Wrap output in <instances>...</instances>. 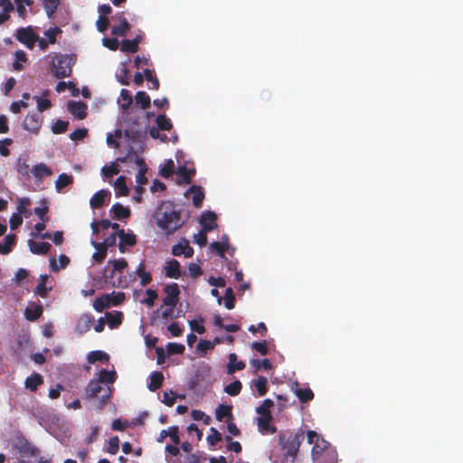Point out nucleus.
Wrapping results in <instances>:
<instances>
[{"label":"nucleus","mask_w":463,"mask_h":463,"mask_svg":"<svg viewBox=\"0 0 463 463\" xmlns=\"http://www.w3.org/2000/svg\"><path fill=\"white\" fill-rule=\"evenodd\" d=\"M189 215L182 217L181 211L176 210L171 203H163L157 207L154 218L156 226L166 235L174 234L186 222Z\"/></svg>","instance_id":"nucleus-1"},{"label":"nucleus","mask_w":463,"mask_h":463,"mask_svg":"<svg viewBox=\"0 0 463 463\" xmlns=\"http://www.w3.org/2000/svg\"><path fill=\"white\" fill-rule=\"evenodd\" d=\"M307 437V442L314 444L311 450L313 463H337V451L328 441L325 440L315 430H308Z\"/></svg>","instance_id":"nucleus-2"},{"label":"nucleus","mask_w":463,"mask_h":463,"mask_svg":"<svg viewBox=\"0 0 463 463\" xmlns=\"http://www.w3.org/2000/svg\"><path fill=\"white\" fill-rule=\"evenodd\" d=\"M303 439V431L279 435L278 444L282 450H285L283 458L285 461L289 460L291 463L295 461Z\"/></svg>","instance_id":"nucleus-3"},{"label":"nucleus","mask_w":463,"mask_h":463,"mask_svg":"<svg viewBox=\"0 0 463 463\" xmlns=\"http://www.w3.org/2000/svg\"><path fill=\"white\" fill-rule=\"evenodd\" d=\"M52 70L53 75L58 79L71 76V58L67 54L55 53L52 58Z\"/></svg>","instance_id":"nucleus-4"},{"label":"nucleus","mask_w":463,"mask_h":463,"mask_svg":"<svg viewBox=\"0 0 463 463\" xmlns=\"http://www.w3.org/2000/svg\"><path fill=\"white\" fill-rule=\"evenodd\" d=\"M13 449L16 450L22 458L33 457L35 454V448L22 435L16 436L13 444Z\"/></svg>","instance_id":"nucleus-5"},{"label":"nucleus","mask_w":463,"mask_h":463,"mask_svg":"<svg viewBox=\"0 0 463 463\" xmlns=\"http://www.w3.org/2000/svg\"><path fill=\"white\" fill-rule=\"evenodd\" d=\"M15 37L17 41L24 44L29 49H33L38 40V36L30 26L17 29Z\"/></svg>","instance_id":"nucleus-6"},{"label":"nucleus","mask_w":463,"mask_h":463,"mask_svg":"<svg viewBox=\"0 0 463 463\" xmlns=\"http://www.w3.org/2000/svg\"><path fill=\"white\" fill-rule=\"evenodd\" d=\"M165 297L163 298V303L168 307H175L179 301L180 289L177 283H171L165 288Z\"/></svg>","instance_id":"nucleus-7"},{"label":"nucleus","mask_w":463,"mask_h":463,"mask_svg":"<svg viewBox=\"0 0 463 463\" xmlns=\"http://www.w3.org/2000/svg\"><path fill=\"white\" fill-rule=\"evenodd\" d=\"M43 122L40 113L28 114L23 121V128L33 134H38Z\"/></svg>","instance_id":"nucleus-8"},{"label":"nucleus","mask_w":463,"mask_h":463,"mask_svg":"<svg viewBox=\"0 0 463 463\" xmlns=\"http://www.w3.org/2000/svg\"><path fill=\"white\" fill-rule=\"evenodd\" d=\"M67 109L78 119H84L87 117L88 105L83 101L70 100L67 105Z\"/></svg>","instance_id":"nucleus-9"},{"label":"nucleus","mask_w":463,"mask_h":463,"mask_svg":"<svg viewBox=\"0 0 463 463\" xmlns=\"http://www.w3.org/2000/svg\"><path fill=\"white\" fill-rule=\"evenodd\" d=\"M119 21L118 25H113L111 28V34L115 36H125L130 30V24L124 17L123 13H118L115 16Z\"/></svg>","instance_id":"nucleus-10"},{"label":"nucleus","mask_w":463,"mask_h":463,"mask_svg":"<svg viewBox=\"0 0 463 463\" xmlns=\"http://www.w3.org/2000/svg\"><path fill=\"white\" fill-rule=\"evenodd\" d=\"M110 192L109 190H99L95 193L90 200V205L93 209H99L106 203V200L110 198Z\"/></svg>","instance_id":"nucleus-11"},{"label":"nucleus","mask_w":463,"mask_h":463,"mask_svg":"<svg viewBox=\"0 0 463 463\" xmlns=\"http://www.w3.org/2000/svg\"><path fill=\"white\" fill-rule=\"evenodd\" d=\"M119 237L118 249L120 252H125L126 246H134L137 243V237L134 233H127L123 229L118 231Z\"/></svg>","instance_id":"nucleus-12"},{"label":"nucleus","mask_w":463,"mask_h":463,"mask_svg":"<svg viewBox=\"0 0 463 463\" xmlns=\"http://www.w3.org/2000/svg\"><path fill=\"white\" fill-rule=\"evenodd\" d=\"M217 215L215 213L208 211L202 214L201 217V224L203 226V230H205L207 232H212L217 227Z\"/></svg>","instance_id":"nucleus-13"},{"label":"nucleus","mask_w":463,"mask_h":463,"mask_svg":"<svg viewBox=\"0 0 463 463\" xmlns=\"http://www.w3.org/2000/svg\"><path fill=\"white\" fill-rule=\"evenodd\" d=\"M94 322V317L90 314L82 315L75 326V331L80 335L87 333Z\"/></svg>","instance_id":"nucleus-14"},{"label":"nucleus","mask_w":463,"mask_h":463,"mask_svg":"<svg viewBox=\"0 0 463 463\" xmlns=\"http://www.w3.org/2000/svg\"><path fill=\"white\" fill-rule=\"evenodd\" d=\"M28 246L30 248L31 252L37 255L47 254L52 247L49 242H38L33 240L28 241Z\"/></svg>","instance_id":"nucleus-15"},{"label":"nucleus","mask_w":463,"mask_h":463,"mask_svg":"<svg viewBox=\"0 0 463 463\" xmlns=\"http://www.w3.org/2000/svg\"><path fill=\"white\" fill-rule=\"evenodd\" d=\"M43 383V377L38 373H33L25 379L24 387L31 392H36Z\"/></svg>","instance_id":"nucleus-16"},{"label":"nucleus","mask_w":463,"mask_h":463,"mask_svg":"<svg viewBox=\"0 0 463 463\" xmlns=\"http://www.w3.org/2000/svg\"><path fill=\"white\" fill-rule=\"evenodd\" d=\"M172 254L174 256L184 255V257L190 258L194 254V249L189 246L187 241H184V243L179 242L173 246Z\"/></svg>","instance_id":"nucleus-17"},{"label":"nucleus","mask_w":463,"mask_h":463,"mask_svg":"<svg viewBox=\"0 0 463 463\" xmlns=\"http://www.w3.org/2000/svg\"><path fill=\"white\" fill-rule=\"evenodd\" d=\"M0 7L2 8L0 25H2L10 19L9 14L14 10V5L11 0H0Z\"/></svg>","instance_id":"nucleus-18"},{"label":"nucleus","mask_w":463,"mask_h":463,"mask_svg":"<svg viewBox=\"0 0 463 463\" xmlns=\"http://www.w3.org/2000/svg\"><path fill=\"white\" fill-rule=\"evenodd\" d=\"M165 269L167 278L179 279L181 277L180 263L175 259L167 261Z\"/></svg>","instance_id":"nucleus-19"},{"label":"nucleus","mask_w":463,"mask_h":463,"mask_svg":"<svg viewBox=\"0 0 463 463\" xmlns=\"http://www.w3.org/2000/svg\"><path fill=\"white\" fill-rule=\"evenodd\" d=\"M110 213L113 214V218L117 220L127 219L130 216V209L123 206L119 203H116L112 205Z\"/></svg>","instance_id":"nucleus-20"},{"label":"nucleus","mask_w":463,"mask_h":463,"mask_svg":"<svg viewBox=\"0 0 463 463\" xmlns=\"http://www.w3.org/2000/svg\"><path fill=\"white\" fill-rule=\"evenodd\" d=\"M32 174L38 181H42L43 177L52 175V169L43 163L35 165L32 169Z\"/></svg>","instance_id":"nucleus-21"},{"label":"nucleus","mask_w":463,"mask_h":463,"mask_svg":"<svg viewBox=\"0 0 463 463\" xmlns=\"http://www.w3.org/2000/svg\"><path fill=\"white\" fill-rule=\"evenodd\" d=\"M187 193H191L193 194L192 200L194 206L200 208L204 199V193L202 187L198 185H192Z\"/></svg>","instance_id":"nucleus-22"},{"label":"nucleus","mask_w":463,"mask_h":463,"mask_svg":"<svg viewBox=\"0 0 463 463\" xmlns=\"http://www.w3.org/2000/svg\"><path fill=\"white\" fill-rule=\"evenodd\" d=\"M43 312L42 305H32L25 308L24 316L29 321H36Z\"/></svg>","instance_id":"nucleus-23"},{"label":"nucleus","mask_w":463,"mask_h":463,"mask_svg":"<svg viewBox=\"0 0 463 463\" xmlns=\"http://www.w3.org/2000/svg\"><path fill=\"white\" fill-rule=\"evenodd\" d=\"M245 368V363L242 361H237L236 354L232 353L229 354V364L227 365V373L232 374L235 371H241Z\"/></svg>","instance_id":"nucleus-24"},{"label":"nucleus","mask_w":463,"mask_h":463,"mask_svg":"<svg viewBox=\"0 0 463 463\" xmlns=\"http://www.w3.org/2000/svg\"><path fill=\"white\" fill-rule=\"evenodd\" d=\"M102 389L103 388L99 382H98L97 380H91L85 388L86 398L93 399L97 397Z\"/></svg>","instance_id":"nucleus-25"},{"label":"nucleus","mask_w":463,"mask_h":463,"mask_svg":"<svg viewBox=\"0 0 463 463\" xmlns=\"http://www.w3.org/2000/svg\"><path fill=\"white\" fill-rule=\"evenodd\" d=\"M164 382V375L161 372H154L150 375V382L147 384V388L151 392H156L161 388Z\"/></svg>","instance_id":"nucleus-26"},{"label":"nucleus","mask_w":463,"mask_h":463,"mask_svg":"<svg viewBox=\"0 0 463 463\" xmlns=\"http://www.w3.org/2000/svg\"><path fill=\"white\" fill-rule=\"evenodd\" d=\"M91 245L96 249V252L93 253L92 258L96 262H102L108 252V249L101 243L95 241H91Z\"/></svg>","instance_id":"nucleus-27"},{"label":"nucleus","mask_w":463,"mask_h":463,"mask_svg":"<svg viewBox=\"0 0 463 463\" xmlns=\"http://www.w3.org/2000/svg\"><path fill=\"white\" fill-rule=\"evenodd\" d=\"M232 406L220 404L215 410V417L216 420L222 421L224 418H228V420H232Z\"/></svg>","instance_id":"nucleus-28"},{"label":"nucleus","mask_w":463,"mask_h":463,"mask_svg":"<svg viewBox=\"0 0 463 463\" xmlns=\"http://www.w3.org/2000/svg\"><path fill=\"white\" fill-rule=\"evenodd\" d=\"M111 304V297L109 294L102 295L97 298L93 302V308L97 312H102L105 308L109 307Z\"/></svg>","instance_id":"nucleus-29"},{"label":"nucleus","mask_w":463,"mask_h":463,"mask_svg":"<svg viewBox=\"0 0 463 463\" xmlns=\"http://www.w3.org/2000/svg\"><path fill=\"white\" fill-rule=\"evenodd\" d=\"M115 189L117 196H127L129 189L126 184V177L123 175L118 176L115 181Z\"/></svg>","instance_id":"nucleus-30"},{"label":"nucleus","mask_w":463,"mask_h":463,"mask_svg":"<svg viewBox=\"0 0 463 463\" xmlns=\"http://www.w3.org/2000/svg\"><path fill=\"white\" fill-rule=\"evenodd\" d=\"M137 275L140 278V284L146 286L152 281L150 272L146 271L144 262H140L136 270Z\"/></svg>","instance_id":"nucleus-31"},{"label":"nucleus","mask_w":463,"mask_h":463,"mask_svg":"<svg viewBox=\"0 0 463 463\" xmlns=\"http://www.w3.org/2000/svg\"><path fill=\"white\" fill-rule=\"evenodd\" d=\"M295 394L298 398V400L303 402H308L314 399V393L310 388H297L295 390Z\"/></svg>","instance_id":"nucleus-32"},{"label":"nucleus","mask_w":463,"mask_h":463,"mask_svg":"<svg viewBox=\"0 0 463 463\" xmlns=\"http://www.w3.org/2000/svg\"><path fill=\"white\" fill-rule=\"evenodd\" d=\"M177 174L182 178V181H179L178 184L184 183L188 184L192 182V178L195 175V170L181 166L179 167Z\"/></svg>","instance_id":"nucleus-33"},{"label":"nucleus","mask_w":463,"mask_h":463,"mask_svg":"<svg viewBox=\"0 0 463 463\" xmlns=\"http://www.w3.org/2000/svg\"><path fill=\"white\" fill-rule=\"evenodd\" d=\"M268 379L265 376H259L254 382L253 385L258 391L259 396H264L268 392Z\"/></svg>","instance_id":"nucleus-34"},{"label":"nucleus","mask_w":463,"mask_h":463,"mask_svg":"<svg viewBox=\"0 0 463 463\" xmlns=\"http://www.w3.org/2000/svg\"><path fill=\"white\" fill-rule=\"evenodd\" d=\"M135 99L137 104L139 105L141 109H146L150 107L151 100L146 92L143 90L137 91Z\"/></svg>","instance_id":"nucleus-35"},{"label":"nucleus","mask_w":463,"mask_h":463,"mask_svg":"<svg viewBox=\"0 0 463 463\" xmlns=\"http://www.w3.org/2000/svg\"><path fill=\"white\" fill-rule=\"evenodd\" d=\"M116 380V373L114 371H108L106 369L100 370L99 373V379L97 380L100 383H113Z\"/></svg>","instance_id":"nucleus-36"},{"label":"nucleus","mask_w":463,"mask_h":463,"mask_svg":"<svg viewBox=\"0 0 463 463\" xmlns=\"http://www.w3.org/2000/svg\"><path fill=\"white\" fill-rule=\"evenodd\" d=\"M109 356L108 354L102 351H92L88 354V361L90 364H95L96 362H108Z\"/></svg>","instance_id":"nucleus-37"},{"label":"nucleus","mask_w":463,"mask_h":463,"mask_svg":"<svg viewBox=\"0 0 463 463\" xmlns=\"http://www.w3.org/2000/svg\"><path fill=\"white\" fill-rule=\"evenodd\" d=\"M156 128L160 130H170L173 124L165 114L158 115L156 118Z\"/></svg>","instance_id":"nucleus-38"},{"label":"nucleus","mask_w":463,"mask_h":463,"mask_svg":"<svg viewBox=\"0 0 463 463\" xmlns=\"http://www.w3.org/2000/svg\"><path fill=\"white\" fill-rule=\"evenodd\" d=\"M106 317L110 328L118 327L122 322V313L119 311H117L115 314L107 312Z\"/></svg>","instance_id":"nucleus-39"},{"label":"nucleus","mask_w":463,"mask_h":463,"mask_svg":"<svg viewBox=\"0 0 463 463\" xmlns=\"http://www.w3.org/2000/svg\"><path fill=\"white\" fill-rule=\"evenodd\" d=\"M15 3L16 12L21 18H25L26 16V9L25 6H31L33 4V0H14Z\"/></svg>","instance_id":"nucleus-40"},{"label":"nucleus","mask_w":463,"mask_h":463,"mask_svg":"<svg viewBox=\"0 0 463 463\" xmlns=\"http://www.w3.org/2000/svg\"><path fill=\"white\" fill-rule=\"evenodd\" d=\"M16 243V235L14 233L8 234L5 237V243L2 245V254H8L12 251L13 247Z\"/></svg>","instance_id":"nucleus-41"},{"label":"nucleus","mask_w":463,"mask_h":463,"mask_svg":"<svg viewBox=\"0 0 463 463\" xmlns=\"http://www.w3.org/2000/svg\"><path fill=\"white\" fill-rule=\"evenodd\" d=\"M272 420L271 415H261L258 418V426L260 430H270L271 433L276 431V428L269 429V423Z\"/></svg>","instance_id":"nucleus-42"},{"label":"nucleus","mask_w":463,"mask_h":463,"mask_svg":"<svg viewBox=\"0 0 463 463\" xmlns=\"http://www.w3.org/2000/svg\"><path fill=\"white\" fill-rule=\"evenodd\" d=\"M72 182H73V177L71 175H69L66 174H61V175H59V176L55 182L56 189L58 191H61L62 188L72 184Z\"/></svg>","instance_id":"nucleus-43"},{"label":"nucleus","mask_w":463,"mask_h":463,"mask_svg":"<svg viewBox=\"0 0 463 463\" xmlns=\"http://www.w3.org/2000/svg\"><path fill=\"white\" fill-rule=\"evenodd\" d=\"M60 5V0H44L43 7L49 18L52 17Z\"/></svg>","instance_id":"nucleus-44"},{"label":"nucleus","mask_w":463,"mask_h":463,"mask_svg":"<svg viewBox=\"0 0 463 463\" xmlns=\"http://www.w3.org/2000/svg\"><path fill=\"white\" fill-rule=\"evenodd\" d=\"M242 388V384L239 380H235L232 383L225 386L224 391L231 396L238 395Z\"/></svg>","instance_id":"nucleus-45"},{"label":"nucleus","mask_w":463,"mask_h":463,"mask_svg":"<svg viewBox=\"0 0 463 463\" xmlns=\"http://www.w3.org/2000/svg\"><path fill=\"white\" fill-rule=\"evenodd\" d=\"M160 175L164 178H169L175 173V163L172 159H168L164 166L160 169Z\"/></svg>","instance_id":"nucleus-46"},{"label":"nucleus","mask_w":463,"mask_h":463,"mask_svg":"<svg viewBox=\"0 0 463 463\" xmlns=\"http://www.w3.org/2000/svg\"><path fill=\"white\" fill-rule=\"evenodd\" d=\"M30 204L29 198H19L17 200V213L24 214L25 217H29L31 215V212L27 210V206Z\"/></svg>","instance_id":"nucleus-47"},{"label":"nucleus","mask_w":463,"mask_h":463,"mask_svg":"<svg viewBox=\"0 0 463 463\" xmlns=\"http://www.w3.org/2000/svg\"><path fill=\"white\" fill-rule=\"evenodd\" d=\"M120 98L123 100V102L121 104V109L123 110L128 109L133 103V99L130 94V91L126 89H122L120 91Z\"/></svg>","instance_id":"nucleus-48"},{"label":"nucleus","mask_w":463,"mask_h":463,"mask_svg":"<svg viewBox=\"0 0 463 463\" xmlns=\"http://www.w3.org/2000/svg\"><path fill=\"white\" fill-rule=\"evenodd\" d=\"M27 61L26 54L24 51L18 50L15 52V61L13 63V69L14 71H21L23 69V62Z\"/></svg>","instance_id":"nucleus-49"},{"label":"nucleus","mask_w":463,"mask_h":463,"mask_svg":"<svg viewBox=\"0 0 463 463\" xmlns=\"http://www.w3.org/2000/svg\"><path fill=\"white\" fill-rule=\"evenodd\" d=\"M235 306V296L232 288H227L224 295V307L232 309Z\"/></svg>","instance_id":"nucleus-50"},{"label":"nucleus","mask_w":463,"mask_h":463,"mask_svg":"<svg viewBox=\"0 0 463 463\" xmlns=\"http://www.w3.org/2000/svg\"><path fill=\"white\" fill-rule=\"evenodd\" d=\"M250 364L255 368L256 371H259L260 368H263L264 370L272 369V363L267 358L261 361L253 359L250 361Z\"/></svg>","instance_id":"nucleus-51"},{"label":"nucleus","mask_w":463,"mask_h":463,"mask_svg":"<svg viewBox=\"0 0 463 463\" xmlns=\"http://www.w3.org/2000/svg\"><path fill=\"white\" fill-rule=\"evenodd\" d=\"M69 127V121H64L61 119L56 120V122L52 127V131L53 134H62L67 131Z\"/></svg>","instance_id":"nucleus-52"},{"label":"nucleus","mask_w":463,"mask_h":463,"mask_svg":"<svg viewBox=\"0 0 463 463\" xmlns=\"http://www.w3.org/2000/svg\"><path fill=\"white\" fill-rule=\"evenodd\" d=\"M108 265L113 267V270H117V272H119L121 274L124 269L128 267V261L122 258L118 260H109L108 262Z\"/></svg>","instance_id":"nucleus-53"},{"label":"nucleus","mask_w":463,"mask_h":463,"mask_svg":"<svg viewBox=\"0 0 463 463\" xmlns=\"http://www.w3.org/2000/svg\"><path fill=\"white\" fill-rule=\"evenodd\" d=\"M274 406V402L270 399L263 401L262 404L256 409L257 413L261 415H271L269 409Z\"/></svg>","instance_id":"nucleus-54"},{"label":"nucleus","mask_w":463,"mask_h":463,"mask_svg":"<svg viewBox=\"0 0 463 463\" xmlns=\"http://www.w3.org/2000/svg\"><path fill=\"white\" fill-rule=\"evenodd\" d=\"M120 50L121 52L128 53H135L138 51L136 47V43L128 39L122 41Z\"/></svg>","instance_id":"nucleus-55"},{"label":"nucleus","mask_w":463,"mask_h":463,"mask_svg":"<svg viewBox=\"0 0 463 463\" xmlns=\"http://www.w3.org/2000/svg\"><path fill=\"white\" fill-rule=\"evenodd\" d=\"M146 294L147 298L141 300V303L146 304V306L151 307L155 305V301L157 298L158 295L156 290L151 288L146 289Z\"/></svg>","instance_id":"nucleus-56"},{"label":"nucleus","mask_w":463,"mask_h":463,"mask_svg":"<svg viewBox=\"0 0 463 463\" xmlns=\"http://www.w3.org/2000/svg\"><path fill=\"white\" fill-rule=\"evenodd\" d=\"M166 348L170 354H182L185 350L184 345L178 343H168Z\"/></svg>","instance_id":"nucleus-57"},{"label":"nucleus","mask_w":463,"mask_h":463,"mask_svg":"<svg viewBox=\"0 0 463 463\" xmlns=\"http://www.w3.org/2000/svg\"><path fill=\"white\" fill-rule=\"evenodd\" d=\"M251 348L260 353L261 355H266L269 353L268 343L266 340L261 342H253Z\"/></svg>","instance_id":"nucleus-58"},{"label":"nucleus","mask_w":463,"mask_h":463,"mask_svg":"<svg viewBox=\"0 0 463 463\" xmlns=\"http://www.w3.org/2000/svg\"><path fill=\"white\" fill-rule=\"evenodd\" d=\"M144 76L147 81H150L152 83V89L158 90L159 88V80L154 75V71L146 69L144 70Z\"/></svg>","instance_id":"nucleus-59"},{"label":"nucleus","mask_w":463,"mask_h":463,"mask_svg":"<svg viewBox=\"0 0 463 463\" xmlns=\"http://www.w3.org/2000/svg\"><path fill=\"white\" fill-rule=\"evenodd\" d=\"M33 99L37 102V109H38V111L40 113L43 112L46 109H48L52 106L51 100L48 99H43V98L38 97V96H34Z\"/></svg>","instance_id":"nucleus-60"},{"label":"nucleus","mask_w":463,"mask_h":463,"mask_svg":"<svg viewBox=\"0 0 463 463\" xmlns=\"http://www.w3.org/2000/svg\"><path fill=\"white\" fill-rule=\"evenodd\" d=\"M118 449H119V439H118V437L114 436V437L110 438L109 440V447H108L107 451L109 454L115 455L118 453Z\"/></svg>","instance_id":"nucleus-61"},{"label":"nucleus","mask_w":463,"mask_h":463,"mask_svg":"<svg viewBox=\"0 0 463 463\" xmlns=\"http://www.w3.org/2000/svg\"><path fill=\"white\" fill-rule=\"evenodd\" d=\"M211 432L207 437V441L211 446H214L222 440V434L215 428H211Z\"/></svg>","instance_id":"nucleus-62"},{"label":"nucleus","mask_w":463,"mask_h":463,"mask_svg":"<svg viewBox=\"0 0 463 463\" xmlns=\"http://www.w3.org/2000/svg\"><path fill=\"white\" fill-rule=\"evenodd\" d=\"M101 173L106 178L112 177L115 175H118L119 173V169L117 165H111L109 166L104 165L101 168Z\"/></svg>","instance_id":"nucleus-63"},{"label":"nucleus","mask_w":463,"mask_h":463,"mask_svg":"<svg viewBox=\"0 0 463 463\" xmlns=\"http://www.w3.org/2000/svg\"><path fill=\"white\" fill-rule=\"evenodd\" d=\"M207 231L201 230L197 234L194 236V242L203 247L207 243Z\"/></svg>","instance_id":"nucleus-64"}]
</instances>
